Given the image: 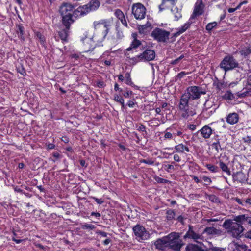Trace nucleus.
I'll return each instance as SVG.
<instances>
[{"instance_id": "1", "label": "nucleus", "mask_w": 251, "mask_h": 251, "mask_svg": "<svg viewBox=\"0 0 251 251\" xmlns=\"http://www.w3.org/2000/svg\"><path fill=\"white\" fill-rule=\"evenodd\" d=\"M243 224L244 223L236 221L235 217L233 220L225 221L223 226L229 235L238 239L244 235V228L242 226Z\"/></svg>"}, {"instance_id": "2", "label": "nucleus", "mask_w": 251, "mask_h": 251, "mask_svg": "<svg viewBox=\"0 0 251 251\" xmlns=\"http://www.w3.org/2000/svg\"><path fill=\"white\" fill-rule=\"evenodd\" d=\"M74 5L68 3H64L60 7L59 13L62 16V21L64 25H71L74 22L73 16L76 17L74 14Z\"/></svg>"}, {"instance_id": "3", "label": "nucleus", "mask_w": 251, "mask_h": 251, "mask_svg": "<svg viewBox=\"0 0 251 251\" xmlns=\"http://www.w3.org/2000/svg\"><path fill=\"white\" fill-rule=\"evenodd\" d=\"M167 238L168 249L173 251H179L184 244L178 233L171 232L167 235Z\"/></svg>"}, {"instance_id": "4", "label": "nucleus", "mask_w": 251, "mask_h": 251, "mask_svg": "<svg viewBox=\"0 0 251 251\" xmlns=\"http://www.w3.org/2000/svg\"><path fill=\"white\" fill-rule=\"evenodd\" d=\"M100 6V2L98 0H91L88 4L83 6L79 7L74 11V14L76 16H81L88 13L97 10Z\"/></svg>"}, {"instance_id": "5", "label": "nucleus", "mask_w": 251, "mask_h": 251, "mask_svg": "<svg viewBox=\"0 0 251 251\" xmlns=\"http://www.w3.org/2000/svg\"><path fill=\"white\" fill-rule=\"evenodd\" d=\"M188 103L189 101L185 98H180L178 108L181 117L185 119H188L196 114L195 109L190 106Z\"/></svg>"}, {"instance_id": "6", "label": "nucleus", "mask_w": 251, "mask_h": 251, "mask_svg": "<svg viewBox=\"0 0 251 251\" xmlns=\"http://www.w3.org/2000/svg\"><path fill=\"white\" fill-rule=\"evenodd\" d=\"M205 94V91L201 87L197 86H191L187 88V92L183 94L180 98H185L187 101L190 100H197L201 95Z\"/></svg>"}, {"instance_id": "7", "label": "nucleus", "mask_w": 251, "mask_h": 251, "mask_svg": "<svg viewBox=\"0 0 251 251\" xmlns=\"http://www.w3.org/2000/svg\"><path fill=\"white\" fill-rule=\"evenodd\" d=\"M239 66L238 61L231 55L225 56L219 65L220 68L226 72L239 68Z\"/></svg>"}, {"instance_id": "8", "label": "nucleus", "mask_w": 251, "mask_h": 251, "mask_svg": "<svg viewBox=\"0 0 251 251\" xmlns=\"http://www.w3.org/2000/svg\"><path fill=\"white\" fill-rule=\"evenodd\" d=\"M170 35V32L158 27L155 28L151 33V36L154 40L163 43H168Z\"/></svg>"}, {"instance_id": "9", "label": "nucleus", "mask_w": 251, "mask_h": 251, "mask_svg": "<svg viewBox=\"0 0 251 251\" xmlns=\"http://www.w3.org/2000/svg\"><path fill=\"white\" fill-rule=\"evenodd\" d=\"M136 239L139 242L146 240L150 238V234L145 228L140 225H137L133 228Z\"/></svg>"}, {"instance_id": "10", "label": "nucleus", "mask_w": 251, "mask_h": 251, "mask_svg": "<svg viewBox=\"0 0 251 251\" xmlns=\"http://www.w3.org/2000/svg\"><path fill=\"white\" fill-rule=\"evenodd\" d=\"M132 13L137 20L145 18L146 14V8L140 3H134L132 7Z\"/></svg>"}, {"instance_id": "11", "label": "nucleus", "mask_w": 251, "mask_h": 251, "mask_svg": "<svg viewBox=\"0 0 251 251\" xmlns=\"http://www.w3.org/2000/svg\"><path fill=\"white\" fill-rule=\"evenodd\" d=\"M155 51L151 49L146 50L142 53L137 56L136 57H132L131 59L136 62L142 61H150L153 60L155 58Z\"/></svg>"}, {"instance_id": "12", "label": "nucleus", "mask_w": 251, "mask_h": 251, "mask_svg": "<svg viewBox=\"0 0 251 251\" xmlns=\"http://www.w3.org/2000/svg\"><path fill=\"white\" fill-rule=\"evenodd\" d=\"M183 238L185 240L191 239L194 241L199 243L200 242L199 240H203L204 237L202 233L199 234L196 232L194 230L193 226L191 225H189L188 230L184 235Z\"/></svg>"}, {"instance_id": "13", "label": "nucleus", "mask_w": 251, "mask_h": 251, "mask_svg": "<svg viewBox=\"0 0 251 251\" xmlns=\"http://www.w3.org/2000/svg\"><path fill=\"white\" fill-rule=\"evenodd\" d=\"M244 87L241 92H238L237 96L244 98L251 95V75L248 76L246 80L243 81Z\"/></svg>"}, {"instance_id": "14", "label": "nucleus", "mask_w": 251, "mask_h": 251, "mask_svg": "<svg viewBox=\"0 0 251 251\" xmlns=\"http://www.w3.org/2000/svg\"><path fill=\"white\" fill-rule=\"evenodd\" d=\"M81 41L82 43L84 51L85 52L92 50L96 47V43H94L92 38L91 37L86 36L82 38Z\"/></svg>"}, {"instance_id": "15", "label": "nucleus", "mask_w": 251, "mask_h": 251, "mask_svg": "<svg viewBox=\"0 0 251 251\" xmlns=\"http://www.w3.org/2000/svg\"><path fill=\"white\" fill-rule=\"evenodd\" d=\"M204 5L202 3V0H197L194 6L193 14L191 16L189 21L196 17L201 15L204 12Z\"/></svg>"}, {"instance_id": "16", "label": "nucleus", "mask_w": 251, "mask_h": 251, "mask_svg": "<svg viewBox=\"0 0 251 251\" xmlns=\"http://www.w3.org/2000/svg\"><path fill=\"white\" fill-rule=\"evenodd\" d=\"M106 34V32L104 30H96L92 38L94 43H96V46L101 45V43L104 40Z\"/></svg>"}, {"instance_id": "17", "label": "nucleus", "mask_w": 251, "mask_h": 251, "mask_svg": "<svg viewBox=\"0 0 251 251\" xmlns=\"http://www.w3.org/2000/svg\"><path fill=\"white\" fill-rule=\"evenodd\" d=\"M167 239V235L156 240L154 242V246L156 249L161 251H165L168 249Z\"/></svg>"}, {"instance_id": "18", "label": "nucleus", "mask_w": 251, "mask_h": 251, "mask_svg": "<svg viewBox=\"0 0 251 251\" xmlns=\"http://www.w3.org/2000/svg\"><path fill=\"white\" fill-rule=\"evenodd\" d=\"M218 107V105L214 103V100L209 99L207 100L204 104L203 111L210 110L209 112L212 113L215 112Z\"/></svg>"}, {"instance_id": "19", "label": "nucleus", "mask_w": 251, "mask_h": 251, "mask_svg": "<svg viewBox=\"0 0 251 251\" xmlns=\"http://www.w3.org/2000/svg\"><path fill=\"white\" fill-rule=\"evenodd\" d=\"M214 130L212 129L208 125H205L197 133H200L202 137L204 139H208L212 134Z\"/></svg>"}, {"instance_id": "20", "label": "nucleus", "mask_w": 251, "mask_h": 251, "mask_svg": "<svg viewBox=\"0 0 251 251\" xmlns=\"http://www.w3.org/2000/svg\"><path fill=\"white\" fill-rule=\"evenodd\" d=\"M239 119V115L235 112L229 113L226 118V122L230 125L236 124L238 122Z\"/></svg>"}, {"instance_id": "21", "label": "nucleus", "mask_w": 251, "mask_h": 251, "mask_svg": "<svg viewBox=\"0 0 251 251\" xmlns=\"http://www.w3.org/2000/svg\"><path fill=\"white\" fill-rule=\"evenodd\" d=\"M235 220L237 222L244 223V224L247 223L251 226V215H240L235 217Z\"/></svg>"}, {"instance_id": "22", "label": "nucleus", "mask_w": 251, "mask_h": 251, "mask_svg": "<svg viewBox=\"0 0 251 251\" xmlns=\"http://www.w3.org/2000/svg\"><path fill=\"white\" fill-rule=\"evenodd\" d=\"M141 45V42L136 39H135L132 43L130 45V46L128 48H127L125 52V55L128 58H131L129 56V53H128V51H130L132 49H136L137 47H138Z\"/></svg>"}, {"instance_id": "23", "label": "nucleus", "mask_w": 251, "mask_h": 251, "mask_svg": "<svg viewBox=\"0 0 251 251\" xmlns=\"http://www.w3.org/2000/svg\"><path fill=\"white\" fill-rule=\"evenodd\" d=\"M65 26V28L61 30L59 32H58V35L63 41H67V38L69 35V33L70 32V25H64Z\"/></svg>"}, {"instance_id": "24", "label": "nucleus", "mask_w": 251, "mask_h": 251, "mask_svg": "<svg viewBox=\"0 0 251 251\" xmlns=\"http://www.w3.org/2000/svg\"><path fill=\"white\" fill-rule=\"evenodd\" d=\"M219 167H218L223 172L226 173L227 175L230 176L231 173L230 169L228 168L227 164L224 162L222 160L219 159L217 162Z\"/></svg>"}, {"instance_id": "25", "label": "nucleus", "mask_w": 251, "mask_h": 251, "mask_svg": "<svg viewBox=\"0 0 251 251\" xmlns=\"http://www.w3.org/2000/svg\"><path fill=\"white\" fill-rule=\"evenodd\" d=\"M114 14L117 18L121 21L122 24L127 27V23L123 12L120 9H117L115 10Z\"/></svg>"}, {"instance_id": "26", "label": "nucleus", "mask_w": 251, "mask_h": 251, "mask_svg": "<svg viewBox=\"0 0 251 251\" xmlns=\"http://www.w3.org/2000/svg\"><path fill=\"white\" fill-rule=\"evenodd\" d=\"M176 152L183 153L185 151L187 152H190L189 148L188 146L183 144L182 143L179 144L174 147Z\"/></svg>"}, {"instance_id": "27", "label": "nucleus", "mask_w": 251, "mask_h": 251, "mask_svg": "<svg viewBox=\"0 0 251 251\" xmlns=\"http://www.w3.org/2000/svg\"><path fill=\"white\" fill-rule=\"evenodd\" d=\"M94 24L95 26L96 27L97 26L98 28H100L101 26L102 25H103L104 29H102L101 30H104V31H105V32H106V34L107 33L108 30V27L110 25V23L109 22H108L106 20H101L99 23H97L96 24V22H94Z\"/></svg>"}, {"instance_id": "28", "label": "nucleus", "mask_w": 251, "mask_h": 251, "mask_svg": "<svg viewBox=\"0 0 251 251\" xmlns=\"http://www.w3.org/2000/svg\"><path fill=\"white\" fill-rule=\"evenodd\" d=\"M191 22L188 21L178 29V31L174 34V37H177L184 32L190 26Z\"/></svg>"}, {"instance_id": "29", "label": "nucleus", "mask_w": 251, "mask_h": 251, "mask_svg": "<svg viewBox=\"0 0 251 251\" xmlns=\"http://www.w3.org/2000/svg\"><path fill=\"white\" fill-rule=\"evenodd\" d=\"M171 12L173 15L175 20L178 21L182 17L181 9L176 6H173L171 9Z\"/></svg>"}, {"instance_id": "30", "label": "nucleus", "mask_w": 251, "mask_h": 251, "mask_svg": "<svg viewBox=\"0 0 251 251\" xmlns=\"http://www.w3.org/2000/svg\"><path fill=\"white\" fill-rule=\"evenodd\" d=\"M233 179L234 181L242 182L246 180L245 175L242 172H237L233 175Z\"/></svg>"}, {"instance_id": "31", "label": "nucleus", "mask_w": 251, "mask_h": 251, "mask_svg": "<svg viewBox=\"0 0 251 251\" xmlns=\"http://www.w3.org/2000/svg\"><path fill=\"white\" fill-rule=\"evenodd\" d=\"M204 233H206L209 235H217L219 233V231L213 226L207 227L204 229L202 233V234Z\"/></svg>"}, {"instance_id": "32", "label": "nucleus", "mask_w": 251, "mask_h": 251, "mask_svg": "<svg viewBox=\"0 0 251 251\" xmlns=\"http://www.w3.org/2000/svg\"><path fill=\"white\" fill-rule=\"evenodd\" d=\"M186 250L187 251H205L201 248L193 244H188L186 247Z\"/></svg>"}, {"instance_id": "33", "label": "nucleus", "mask_w": 251, "mask_h": 251, "mask_svg": "<svg viewBox=\"0 0 251 251\" xmlns=\"http://www.w3.org/2000/svg\"><path fill=\"white\" fill-rule=\"evenodd\" d=\"M125 78L126 79L125 83L127 85L135 88L137 87V86L135 85L133 82L132 81L130 73L127 72L126 73V74L125 75Z\"/></svg>"}, {"instance_id": "34", "label": "nucleus", "mask_w": 251, "mask_h": 251, "mask_svg": "<svg viewBox=\"0 0 251 251\" xmlns=\"http://www.w3.org/2000/svg\"><path fill=\"white\" fill-rule=\"evenodd\" d=\"M17 33L18 34V36L21 40L24 41L25 40V37H24V27L22 25H19L17 26Z\"/></svg>"}, {"instance_id": "35", "label": "nucleus", "mask_w": 251, "mask_h": 251, "mask_svg": "<svg viewBox=\"0 0 251 251\" xmlns=\"http://www.w3.org/2000/svg\"><path fill=\"white\" fill-rule=\"evenodd\" d=\"M205 167L212 173H216L220 172L219 168L216 165L211 164H206Z\"/></svg>"}, {"instance_id": "36", "label": "nucleus", "mask_w": 251, "mask_h": 251, "mask_svg": "<svg viewBox=\"0 0 251 251\" xmlns=\"http://www.w3.org/2000/svg\"><path fill=\"white\" fill-rule=\"evenodd\" d=\"M35 37L43 46H45L46 42L45 38L40 32H36L35 33Z\"/></svg>"}, {"instance_id": "37", "label": "nucleus", "mask_w": 251, "mask_h": 251, "mask_svg": "<svg viewBox=\"0 0 251 251\" xmlns=\"http://www.w3.org/2000/svg\"><path fill=\"white\" fill-rule=\"evenodd\" d=\"M166 218L168 220H171L173 219L176 215L174 210L171 209H169L166 210Z\"/></svg>"}, {"instance_id": "38", "label": "nucleus", "mask_w": 251, "mask_h": 251, "mask_svg": "<svg viewBox=\"0 0 251 251\" xmlns=\"http://www.w3.org/2000/svg\"><path fill=\"white\" fill-rule=\"evenodd\" d=\"M211 146L212 148L214 149L216 152L218 153L223 149L219 141H217L216 142L213 143Z\"/></svg>"}, {"instance_id": "39", "label": "nucleus", "mask_w": 251, "mask_h": 251, "mask_svg": "<svg viewBox=\"0 0 251 251\" xmlns=\"http://www.w3.org/2000/svg\"><path fill=\"white\" fill-rule=\"evenodd\" d=\"M208 200L214 203H219L220 200L219 198L215 195H209L207 196Z\"/></svg>"}, {"instance_id": "40", "label": "nucleus", "mask_w": 251, "mask_h": 251, "mask_svg": "<svg viewBox=\"0 0 251 251\" xmlns=\"http://www.w3.org/2000/svg\"><path fill=\"white\" fill-rule=\"evenodd\" d=\"M173 127H174V125H173L172 126H171L170 127L167 128L166 129V132H165V134H164V138L170 139H171L173 138V135H174L173 134L171 133L170 132H167V130H171Z\"/></svg>"}, {"instance_id": "41", "label": "nucleus", "mask_w": 251, "mask_h": 251, "mask_svg": "<svg viewBox=\"0 0 251 251\" xmlns=\"http://www.w3.org/2000/svg\"><path fill=\"white\" fill-rule=\"evenodd\" d=\"M225 100H232L234 98L233 94L230 91H227L223 96Z\"/></svg>"}, {"instance_id": "42", "label": "nucleus", "mask_w": 251, "mask_h": 251, "mask_svg": "<svg viewBox=\"0 0 251 251\" xmlns=\"http://www.w3.org/2000/svg\"><path fill=\"white\" fill-rule=\"evenodd\" d=\"M251 53V49L250 47H246L241 50V54L242 55L247 56Z\"/></svg>"}, {"instance_id": "43", "label": "nucleus", "mask_w": 251, "mask_h": 251, "mask_svg": "<svg viewBox=\"0 0 251 251\" xmlns=\"http://www.w3.org/2000/svg\"><path fill=\"white\" fill-rule=\"evenodd\" d=\"M217 23L216 22H213L210 23H208L206 26V29L210 31L214 27L217 25Z\"/></svg>"}, {"instance_id": "44", "label": "nucleus", "mask_w": 251, "mask_h": 251, "mask_svg": "<svg viewBox=\"0 0 251 251\" xmlns=\"http://www.w3.org/2000/svg\"><path fill=\"white\" fill-rule=\"evenodd\" d=\"M83 229L93 230L96 228L95 225L89 224H85L82 227Z\"/></svg>"}, {"instance_id": "45", "label": "nucleus", "mask_w": 251, "mask_h": 251, "mask_svg": "<svg viewBox=\"0 0 251 251\" xmlns=\"http://www.w3.org/2000/svg\"><path fill=\"white\" fill-rule=\"evenodd\" d=\"M52 156L54 159H51V160L54 162H56L58 159L61 158L62 155L58 152H54L52 153Z\"/></svg>"}, {"instance_id": "46", "label": "nucleus", "mask_w": 251, "mask_h": 251, "mask_svg": "<svg viewBox=\"0 0 251 251\" xmlns=\"http://www.w3.org/2000/svg\"><path fill=\"white\" fill-rule=\"evenodd\" d=\"M151 26V24H149V25H140L139 27V31L140 33H144L145 32V30L147 28Z\"/></svg>"}, {"instance_id": "47", "label": "nucleus", "mask_w": 251, "mask_h": 251, "mask_svg": "<svg viewBox=\"0 0 251 251\" xmlns=\"http://www.w3.org/2000/svg\"><path fill=\"white\" fill-rule=\"evenodd\" d=\"M17 72L23 76L26 75V72L22 65L19 66L17 67Z\"/></svg>"}, {"instance_id": "48", "label": "nucleus", "mask_w": 251, "mask_h": 251, "mask_svg": "<svg viewBox=\"0 0 251 251\" xmlns=\"http://www.w3.org/2000/svg\"><path fill=\"white\" fill-rule=\"evenodd\" d=\"M201 178L205 182V185H210L212 183L211 178L207 176H203Z\"/></svg>"}, {"instance_id": "49", "label": "nucleus", "mask_w": 251, "mask_h": 251, "mask_svg": "<svg viewBox=\"0 0 251 251\" xmlns=\"http://www.w3.org/2000/svg\"><path fill=\"white\" fill-rule=\"evenodd\" d=\"M114 100L120 103H122V102L124 101V100L123 98L121 97L120 95H118L117 94H116L114 96Z\"/></svg>"}, {"instance_id": "50", "label": "nucleus", "mask_w": 251, "mask_h": 251, "mask_svg": "<svg viewBox=\"0 0 251 251\" xmlns=\"http://www.w3.org/2000/svg\"><path fill=\"white\" fill-rule=\"evenodd\" d=\"M140 163H145L148 165H153L154 161L151 159H141L140 160Z\"/></svg>"}, {"instance_id": "51", "label": "nucleus", "mask_w": 251, "mask_h": 251, "mask_svg": "<svg viewBox=\"0 0 251 251\" xmlns=\"http://www.w3.org/2000/svg\"><path fill=\"white\" fill-rule=\"evenodd\" d=\"M189 73H186L185 72L182 71L180 73H178L176 77V78L178 79H181L183 78L185 75L189 74Z\"/></svg>"}, {"instance_id": "52", "label": "nucleus", "mask_w": 251, "mask_h": 251, "mask_svg": "<svg viewBox=\"0 0 251 251\" xmlns=\"http://www.w3.org/2000/svg\"><path fill=\"white\" fill-rule=\"evenodd\" d=\"M92 198L95 200V201L98 204H101L104 202V201L102 200V199H99L95 197H93Z\"/></svg>"}, {"instance_id": "53", "label": "nucleus", "mask_w": 251, "mask_h": 251, "mask_svg": "<svg viewBox=\"0 0 251 251\" xmlns=\"http://www.w3.org/2000/svg\"><path fill=\"white\" fill-rule=\"evenodd\" d=\"M166 1H163L162 0V3L159 6V11L161 12L166 9L167 7L165 6Z\"/></svg>"}, {"instance_id": "54", "label": "nucleus", "mask_w": 251, "mask_h": 251, "mask_svg": "<svg viewBox=\"0 0 251 251\" xmlns=\"http://www.w3.org/2000/svg\"><path fill=\"white\" fill-rule=\"evenodd\" d=\"M205 251H224L223 249L217 248V247H213L211 248H209L205 250Z\"/></svg>"}, {"instance_id": "55", "label": "nucleus", "mask_w": 251, "mask_h": 251, "mask_svg": "<svg viewBox=\"0 0 251 251\" xmlns=\"http://www.w3.org/2000/svg\"><path fill=\"white\" fill-rule=\"evenodd\" d=\"M137 130L139 131L145 132L147 133L146 126L144 125H140L137 128Z\"/></svg>"}, {"instance_id": "56", "label": "nucleus", "mask_w": 251, "mask_h": 251, "mask_svg": "<svg viewBox=\"0 0 251 251\" xmlns=\"http://www.w3.org/2000/svg\"><path fill=\"white\" fill-rule=\"evenodd\" d=\"M132 94V92L131 91H128L126 90L125 91V92L123 93V95L125 98H128L130 95Z\"/></svg>"}, {"instance_id": "57", "label": "nucleus", "mask_w": 251, "mask_h": 251, "mask_svg": "<svg viewBox=\"0 0 251 251\" xmlns=\"http://www.w3.org/2000/svg\"><path fill=\"white\" fill-rule=\"evenodd\" d=\"M71 59H75V60H78L80 58V55L78 54L74 53L70 55Z\"/></svg>"}, {"instance_id": "58", "label": "nucleus", "mask_w": 251, "mask_h": 251, "mask_svg": "<svg viewBox=\"0 0 251 251\" xmlns=\"http://www.w3.org/2000/svg\"><path fill=\"white\" fill-rule=\"evenodd\" d=\"M243 141L245 143H247L248 144H251V138L250 136H247L245 137H243L242 138Z\"/></svg>"}, {"instance_id": "59", "label": "nucleus", "mask_w": 251, "mask_h": 251, "mask_svg": "<svg viewBox=\"0 0 251 251\" xmlns=\"http://www.w3.org/2000/svg\"><path fill=\"white\" fill-rule=\"evenodd\" d=\"M96 233L103 237H106L107 236V233L106 232L100 230L98 231Z\"/></svg>"}, {"instance_id": "60", "label": "nucleus", "mask_w": 251, "mask_h": 251, "mask_svg": "<svg viewBox=\"0 0 251 251\" xmlns=\"http://www.w3.org/2000/svg\"><path fill=\"white\" fill-rule=\"evenodd\" d=\"M13 189L15 192L20 193L21 194H22L24 193V190L22 189H21L19 186H13Z\"/></svg>"}, {"instance_id": "61", "label": "nucleus", "mask_w": 251, "mask_h": 251, "mask_svg": "<svg viewBox=\"0 0 251 251\" xmlns=\"http://www.w3.org/2000/svg\"><path fill=\"white\" fill-rule=\"evenodd\" d=\"M235 201L238 204H240L243 206H245L244 200H241L238 198H236Z\"/></svg>"}, {"instance_id": "62", "label": "nucleus", "mask_w": 251, "mask_h": 251, "mask_svg": "<svg viewBox=\"0 0 251 251\" xmlns=\"http://www.w3.org/2000/svg\"><path fill=\"white\" fill-rule=\"evenodd\" d=\"M165 170L167 172H169L171 170H174V167L172 165H167L165 166Z\"/></svg>"}, {"instance_id": "63", "label": "nucleus", "mask_w": 251, "mask_h": 251, "mask_svg": "<svg viewBox=\"0 0 251 251\" xmlns=\"http://www.w3.org/2000/svg\"><path fill=\"white\" fill-rule=\"evenodd\" d=\"M104 86H105V85L103 81H98L97 82V86L98 88H103L104 87Z\"/></svg>"}, {"instance_id": "64", "label": "nucleus", "mask_w": 251, "mask_h": 251, "mask_svg": "<svg viewBox=\"0 0 251 251\" xmlns=\"http://www.w3.org/2000/svg\"><path fill=\"white\" fill-rule=\"evenodd\" d=\"M243 235L245 238L251 239V230L247 231Z\"/></svg>"}]
</instances>
